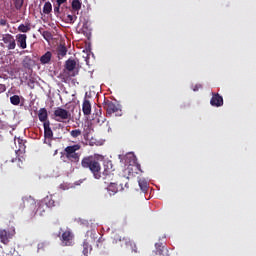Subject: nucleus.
Here are the masks:
<instances>
[{
  "label": "nucleus",
  "instance_id": "1",
  "mask_svg": "<svg viewBox=\"0 0 256 256\" xmlns=\"http://www.w3.org/2000/svg\"><path fill=\"white\" fill-rule=\"evenodd\" d=\"M82 169H89L94 179H101V163L97 155L84 156L81 160Z\"/></svg>",
  "mask_w": 256,
  "mask_h": 256
},
{
  "label": "nucleus",
  "instance_id": "2",
  "mask_svg": "<svg viewBox=\"0 0 256 256\" xmlns=\"http://www.w3.org/2000/svg\"><path fill=\"white\" fill-rule=\"evenodd\" d=\"M81 149L80 144H74L72 146H67L64 149V155L68 161L71 163H79V159H81V153L77 152Z\"/></svg>",
  "mask_w": 256,
  "mask_h": 256
},
{
  "label": "nucleus",
  "instance_id": "3",
  "mask_svg": "<svg viewBox=\"0 0 256 256\" xmlns=\"http://www.w3.org/2000/svg\"><path fill=\"white\" fill-rule=\"evenodd\" d=\"M113 243H125L126 247H130L132 253H137V245L135 242L131 241L129 238L121 237L119 234H114L112 237Z\"/></svg>",
  "mask_w": 256,
  "mask_h": 256
},
{
  "label": "nucleus",
  "instance_id": "4",
  "mask_svg": "<svg viewBox=\"0 0 256 256\" xmlns=\"http://www.w3.org/2000/svg\"><path fill=\"white\" fill-rule=\"evenodd\" d=\"M54 117L56 118V121H58L59 123H63V121L71 119V113L68 110L57 107L54 111Z\"/></svg>",
  "mask_w": 256,
  "mask_h": 256
},
{
  "label": "nucleus",
  "instance_id": "5",
  "mask_svg": "<svg viewBox=\"0 0 256 256\" xmlns=\"http://www.w3.org/2000/svg\"><path fill=\"white\" fill-rule=\"evenodd\" d=\"M74 237L73 232L70 230L64 231L60 237L62 247H71L73 245Z\"/></svg>",
  "mask_w": 256,
  "mask_h": 256
},
{
  "label": "nucleus",
  "instance_id": "6",
  "mask_svg": "<svg viewBox=\"0 0 256 256\" xmlns=\"http://www.w3.org/2000/svg\"><path fill=\"white\" fill-rule=\"evenodd\" d=\"M103 107L107 113V115H113V113H117L119 111V107L113 101L104 100Z\"/></svg>",
  "mask_w": 256,
  "mask_h": 256
},
{
  "label": "nucleus",
  "instance_id": "7",
  "mask_svg": "<svg viewBox=\"0 0 256 256\" xmlns=\"http://www.w3.org/2000/svg\"><path fill=\"white\" fill-rule=\"evenodd\" d=\"M76 67H77V62L74 59H68L65 62V69L70 73L69 77H76V75L79 74L78 71L74 72Z\"/></svg>",
  "mask_w": 256,
  "mask_h": 256
},
{
  "label": "nucleus",
  "instance_id": "8",
  "mask_svg": "<svg viewBox=\"0 0 256 256\" xmlns=\"http://www.w3.org/2000/svg\"><path fill=\"white\" fill-rule=\"evenodd\" d=\"M36 202L35 199L31 196H26L22 198V201L20 202V209H33L35 207Z\"/></svg>",
  "mask_w": 256,
  "mask_h": 256
},
{
  "label": "nucleus",
  "instance_id": "9",
  "mask_svg": "<svg viewBox=\"0 0 256 256\" xmlns=\"http://www.w3.org/2000/svg\"><path fill=\"white\" fill-rule=\"evenodd\" d=\"M125 188L123 187V183H120L119 185L115 182H110L107 186V191L109 195H117L119 191H124Z\"/></svg>",
  "mask_w": 256,
  "mask_h": 256
},
{
  "label": "nucleus",
  "instance_id": "10",
  "mask_svg": "<svg viewBox=\"0 0 256 256\" xmlns=\"http://www.w3.org/2000/svg\"><path fill=\"white\" fill-rule=\"evenodd\" d=\"M3 43L7 45V49L10 51L17 47V43L15 42V38L11 34H5L2 38Z\"/></svg>",
  "mask_w": 256,
  "mask_h": 256
},
{
  "label": "nucleus",
  "instance_id": "11",
  "mask_svg": "<svg viewBox=\"0 0 256 256\" xmlns=\"http://www.w3.org/2000/svg\"><path fill=\"white\" fill-rule=\"evenodd\" d=\"M210 105L212 107H223V96L219 95V93H212Z\"/></svg>",
  "mask_w": 256,
  "mask_h": 256
},
{
  "label": "nucleus",
  "instance_id": "12",
  "mask_svg": "<svg viewBox=\"0 0 256 256\" xmlns=\"http://www.w3.org/2000/svg\"><path fill=\"white\" fill-rule=\"evenodd\" d=\"M16 41L20 49H27V34L16 35Z\"/></svg>",
  "mask_w": 256,
  "mask_h": 256
},
{
  "label": "nucleus",
  "instance_id": "13",
  "mask_svg": "<svg viewBox=\"0 0 256 256\" xmlns=\"http://www.w3.org/2000/svg\"><path fill=\"white\" fill-rule=\"evenodd\" d=\"M12 237H13V234H11V232H9L5 229L0 230V241L4 245H7V243H9V239H11Z\"/></svg>",
  "mask_w": 256,
  "mask_h": 256
},
{
  "label": "nucleus",
  "instance_id": "14",
  "mask_svg": "<svg viewBox=\"0 0 256 256\" xmlns=\"http://www.w3.org/2000/svg\"><path fill=\"white\" fill-rule=\"evenodd\" d=\"M43 126L45 139H53V130L51 129V122H45Z\"/></svg>",
  "mask_w": 256,
  "mask_h": 256
},
{
  "label": "nucleus",
  "instance_id": "15",
  "mask_svg": "<svg viewBox=\"0 0 256 256\" xmlns=\"http://www.w3.org/2000/svg\"><path fill=\"white\" fill-rule=\"evenodd\" d=\"M42 201L44 202V205L49 208L57 207V205H59V201H55L53 195L46 196Z\"/></svg>",
  "mask_w": 256,
  "mask_h": 256
},
{
  "label": "nucleus",
  "instance_id": "16",
  "mask_svg": "<svg viewBox=\"0 0 256 256\" xmlns=\"http://www.w3.org/2000/svg\"><path fill=\"white\" fill-rule=\"evenodd\" d=\"M155 247H156V255L169 256V250H167V248H165V246H163L162 243H156Z\"/></svg>",
  "mask_w": 256,
  "mask_h": 256
},
{
  "label": "nucleus",
  "instance_id": "17",
  "mask_svg": "<svg viewBox=\"0 0 256 256\" xmlns=\"http://www.w3.org/2000/svg\"><path fill=\"white\" fill-rule=\"evenodd\" d=\"M38 119L39 121H41V123H47L49 120V114L47 113V109L46 108H41L38 112Z\"/></svg>",
  "mask_w": 256,
  "mask_h": 256
},
{
  "label": "nucleus",
  "instance_id": "18",
  "mask_svg": "<svg viewBox=\"0 0 256 256\" xmlns=\"http://www.w3.org/2000/svg\"><path fill=\"white\" fill-rule=\"evenodd\" d=\"M86 237L88 243H95V241H97V238L99 237V234L95 230H88L86 232Z\"/></svg>",
  "mask_w": 256,
  "mask_h": 256
},
{
  "label": "nucleus",
  "instance_id": "19",
  "mask_svg": "<svg viewBox=\"0 0 256 256\" xmlns=\"http://www.w3.org/2000/svg\"><path fill=\"white\" fill-rule=\"evenodd\" d=\"M82 248H83L82 253L84 256H89V253H91V251H93V247L91 246L88 239H85L83 241Z\"/></svg>",
  "mask_w": 256,
  "mask_h": 256
},
{
  "label": "nucleus",
  "instance_id": "20",
  "mask_svg": "<svg viewBox=\"0 0 256 256\" xmlns=\"http://www.w3.org/2000/svg\"><path fill=\"white\" fill-rule=\"evenodd\" d=\"M52 57H53V54L50 51H47L45 54H43L40 57V62L42 63V65H47L51 63Z\"/></svg>",
  "mask_w": 256,
  "mask_h": 256
},
{
  "label": "nucleus",
  "instance_id": "21",
  "mask_svg": "<svg viewBox=\"0 0 256 256\" xmlns=\"http://www.w3.org/2000/svg\"><path fill=\"white\" fill-rule=\"evenodd\" d=\"M82 112L84 113V115L89 116L91 115V102L87 99H85L83 101L82 104Z\"/></svg>",
  "mask_w": 256,
  "mask_h": 256
},
{
  "label": "nucleus",
  "instance_id": "22",
  "mask_svg": "<svg viewBox=\"0 0 256 256\" xmlns=\"http://www.w3.org/2000/svg\"><path fill=\"white\" fill-rule=\"evenodd\" d=\"M58 59H63L67 55V47L63 44H60L57 48Z\"/></svg>",
  "mask_w": 256,
  "mask_h": 256
},
{
  "label": "nucleus",
  "instance_id": "23",
  "mask_svg": "<svg viewBox=\"0 0 256 256\" xmlns=\"http://www.w3.org/2000/svg\"><path fill=\"white\" fill-rule=\"evenodd\" d=\"M138 185L141 191H143L144 193H146V191L149 189V184L147 183V180H145L144 178L138 180Z\"/></svg>",
  "mask_w": 256,
  "mask_h": 256
},
{
  "label": "nucleus",
  "instance_id": "24",
  "mask_svg": "<svg viewBox=\"0 0 256 256\" xmlns=\"http://www.w3.org/2000/svg\"><path fill=\"white\" fill-rule=\"evenodd\" d=\"M45 209H47L46 204L43 201L38 202V208L36 210V213L38 215H43V213H45Z\"/></svg>",
  "mask_w": 256,
  "mask_h": 256
},
{
  "label": "nucleus",
  "instance_id": "25",
  "mask_svg": "<svg viewBox=\"0 0 256 256\" xmlns=\"http://www.w3.org/2000/svg\"><path fill=\"white\" fill-rule=\"evenodd\" d=\"M82 5H83V2H81V0H73L72 1L73 11H81V6Z\"/></svg>",
  "mask_w": 256,
  "mask_h": 256
},
{
  "label": "nucleus",
  "instance_id": "26",
  "mask_svg": "<svg viewBox=\"0 0 256 256\" xmlns=\"http://www.w3.org/2000/svg\"><path fill=\"white\" fill-rule=\"evenodd\" d=\"M18 31H20V33H29V31H31V25L20 24Z\"/></svg>",
  "mask_w": 256,
  "mask_h": 256
},
{
  "label": "nucleus",
  "instance_id": "27",
  "mask_svg": "<svg viewBox=\"0 0 256 256\" xmlns=\"http://www.w3.org/2000/svg\"><path fill=\"white\" fill-rule=\"evenodd\" d=\"M51 11H53V6L51 5V2H46L43 7V13H45V15H49Z\"/></svg>",
  "mask_w": 256,
  "mask_h": 256
},
{
  "label": "nucleus",
  "instance_id": "28",
  "mask_svg": "<svg viewBox=\"0 0 256 256\" xmlns=\"http://www.w3.org/2000/svg\"><path fill=\"white\" fill-rule=\"evenodd\" d=\"M10 103L12 105H19V103H21V97H19V95H13L10 97Z\"/></svg>",
  "mask_w": 256,
  "mask_h": 256
},
{
  "label": "nucleus",
  "instance_id": "29",
  "mask_svg": "<svg viewBox=\"0 0 256 256\" xmlns=\"http://www.w3.org/2000/svg\"><path fill=\"white\" fill-rule=\"evenodd\" d=\"M70 135L73 139H77V137H81L82 131L80 129L71 130Z\"/></svg>",
  "mask_w": 256,
  "mask_h": 256
},
{
  "label": "nucleus",
  "instance_id": "30",
  "mask_svg": "<svg viewBox=\"0 0 256 256\" xmlns=\"http://www.w3.org/2000/svg\"><path fill=\"white\" fill-rule=\"evenodd\" d=\"M42 37L45 39V41H51V39H53V35L49 31H43Z\"/></svg>",
  "mask_w": 256,
  "mask_h": 256
},
{
  "label": "nucleus",
  "instance_id": "31",
  "mask_svg": "<svg viewBox=\"0 0 256 256\" xmlns=\"http://www.w3.org/2000/svg\"><path fill=\"white\" fill-rule=\"evenodd\" d=\"M25 0H14L15 9L19 10L23 7Z\"/></svg>",
  "mask_w": 256,
  "mask_h": 256
},
{
  "label": "nucleus",
  "instance_id": "32",
  "mask_svg": "<svg viewBox=\"0 0 256 256\" xmlns=\"http://www.w3.org/2000/svg\"><path fill=\"white\" fill-rule=\"evenodd\" d=\"M105 121H106L105 116H101V109H99V115L97 118L98 125H103V123H105Z\"/></svg>",
  "mask_w": 256,
  "mask_h": 256
},
{
  "label": "nucleus",
  "instance_id": "33",
  "mask_svg": "<svg viewBox=\"0 0 256 256\" xmlns=\"http://www.w3.org/2000/svg\"><path fill=\"white\" fill-rule=\"evenodd\" d=\"M66 19L69 23H75V21H77V16L68 14Z\"/></svg>",
  "mask_w": 256,
  "mask_h": 256
},
{
  "label": "nucleus",
  "instance_id": "34",
  "mask_svg": "<svg viewBox=\"0 0 256 256\" xmlns=\"http://www.w3.org/2000/svg\"><path fill=\"white\" fill-rule=\"evenodd\" d=\"M89 133H91V126L84 127V137H89Z\"/></svg>",
  "mask_w": 256,
  "mask_h": 256
},
{
  "label": "nucleus",
  "instance_id": "35",
  "mask_svg": "<svg viewBox=\"0 0 256 256\" xmlns=\"http://www.w3.org/2000/svg\"><path fill=\"white\" fill-rule=\"evenodd\" d=\"M203 85L201 84H196L195 86H193V91H199L200 89H202Z\"/></svg>",
  "mask_w": 256,
  "mask_h": 256
},
{
  "label": "nucleus",
  "instance_id": "36",
  "mask_svg": "<svg viewBox=\"0 0 256 256\" xmlns=\"http://www.w3.org/2000/svg\"><path fill=\"white\" fill-rule=\"evenodd\" d=\"M18 144H19V149H23V147H25V143H23V140H21L20 138H18Z\"/></svg>",
  "mask_w": 256,
  "mask_h": 256
},
{
  "label": "nucleus",
  "instance_id": "37",
  "mask_svg": "<svg viewBox=\"0 0 256 256\" xmlns=\"http://www.w3.org/2000/svg\"><path fill=\"white\" fill-rule=\"evenodd\" d=\"M60 9H61V6H59V5L55 6V7H54V13H56L57 15H59V14L61 13Z\"/></svg>",
  "mask_w": 256,
  "mask_h": 256
},
{
  "label": "nucleus",
  "instance_id": "38",
  "mask_svg": "<svg viewBox=\"0 0 256 256\" xmlns=\"http://www.w3.org/2000/svg\"><path fill=\"white\" fill-rule=\"evenodd\" d=\"M56 3L58 7H61V5H64V3H67V0H56Z\"/></svg>",
  "mask_w": 256,
  "mask_h": 256
},
{
  "label": "nucleus",
  "instance_id": "39",
  "mask_svg": "<svg viewBox=\"0 0 256 256\" xmlns=\"http://www.w3.org/2000/svg\"><path fill=\"white\" fill-rule=\"evenodd\" d=\"M0 25H1V27H5V25H7V19L1 18L0 19Z\"/></svg>",
  "mask_w": 256,
  "mask_h": 256
},
{
  "label": "nucleus",
  "instance_id": "40",
  "mask_svg": "<svg viewBox=\"0 0 256 256\" xmlns=\"http://www.w3.org/2000/svg\"><path fill=\"white\" fill-rule=\"evenodd\" d=\"M5 90H6L5 85L0 84V91L3 93L5 92Z\"/></svg>",
  "mask_w": 256,
  "mask_h": 256
},
{
  "label": "nucleus",
  "instance_id": "41",
  "mask_svg": "<svg viewBox=\"0 0 256 256\" xmlns=\"http://www.w3.org/2000/svg\"><path fill=\"white\" fill-rule=\"evenodd\" d=\"M136 167H137L138 171H140L141 173H143V170H141V164H137Z\"/></svg>",
  "mask_w": 256,
  "mask_h": 256
},
{
  "label": "nucleus",
  "instance_id": "42",
  "mask_svg": "<svg viewBox=\"0 0 256 256\" xmlns=\"http://www.w3.org/2000/svg\"><path fill=\"white\" fill-rule=\"evenodd\" d=\"M62 83H67V78L63 77L62 78Z\"/></svg>",
  "mask_w": 256,
  "mask_h": 256
},
{
  "label": "nucleus",
  "instance_id": "43",
  "mask_svg": "<svg viewBox=\"0 0 256 256\" xmlns=\"http://www.w3.org/2000/svg\"><path fill=\"white\" fill-rule=\"evenodd\" d=\"M124 186L126 187V189H129V182H126Z\"/></svg>",
  "mask_w": 256,
  "mask_h": 256
}]
</instances>
